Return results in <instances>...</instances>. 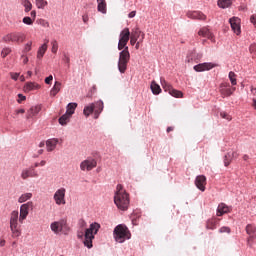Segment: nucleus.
<instances>
[{
    "mask_svg": "<svg viewBox=\"0 0 256 256\" xmlns=\"http://www.w3.org/2000/svg\"><path fill=\"white\" fill-rule=\"evenodd\" d=\"M29 209H33V202L29 201L20 206V215L19 211L13 210L10 213V231L12 237L17 238L21 237V226L19 223L23 224V221L29 216Z\"/></svg>",
    "mask_w": 256,
    "mask_h": 256,
    "instance_id": "1",
    "label": "nucleus"
},
{
    "mask_svg": "<svg viewBox=\"0 0 256 256\" xmlns=\"http://www.w3.org/2000/svg\"><path fill=\"white\" fill-rule=\"evenodd\" d=\"M131 32L129 28H124L119 35L118 42V50L121 51L119 55V63L118 65H127L129 63V59H131V54H129V47L127 43H129V37Z\"/></svg>",
    "mask_w": 256,
    "mask_h": 256,
    "instance_id": "2",
    "label": "nucleus"
},
{
    "mask_svg": "<svg viewBox=\"0 0 256 256\" xmlns=\"http://www.w3.org/2000/svg\"><path fill=\"white\" fill-rule=\"evenodd\" d=\"M114 203L120 211H127L129 209V194L123 189L121 184H118L116 187Z\"/></svg>",
    "mask_w": 256,
    "mask_h": 256,
    "instance_id": "3",
    "label": "nucleus"
},
{
    "mask_svg": "<svg viewBox=\"0 0 256 256\" xmlns=\"http://www.w3.org/2000/svg\"><path fill=\"white\" fill-rule=\"evenodd\" d=\"M113 237L116 243H125L128 239H131V232L127 226L120 224L114 228Z\"/></svg>",
    "mask_w": 256,
    "mask_h": 256,
    "instance_id": "4",
    "label": "nucleus"
},
{
    "mask_svg": "<svg viewBox=\"0 0 256 256\" xmlns=\"http://www.w3.org/2000/svg\"><path fill=\"white\" fill-rule=\"evenodd\" d=\"M99 229H101V224L97 222L90 224V227L86 229L84 235V245L85 247H88V249H91V247H93V239H95V235H97Z\"/></svg>",
    "mask_w": 256,
    "mask_h": 256,
    "instance_id": "5",
    "label": "nucleus"
},
{
    "mask_svg": "<svg viewBox=\"0 0 256 256\" xmlns=\"http://www.w3.org/2000/svg\"><path fill=\"white\" fill-rule=\"evenodd\" d=\"M2 41H4V43H23L25 41V35L20 32H12L5 35Z\"/></svg>",
    "mask_w": 256,
    "mask_h": 256,
    "instance_id": "6",
    "label": "nucleus"
},
{
    "mask_svg": "<svg viewBox=\"0 0 256 256\" xmlns=\"http://www.w3.org/2000/svg\"><path fill=\"white\" fill-rule=\"evenodd\" d=\"M160 81L164 91H167L169 95H172V97H176L177 99L183 97V92L175 90L171 84L165 81V79L161 78Z\"/></svg>",
    "mask_w": 256,
    "mask_h": 256,
    "instance_id": "7",
    "label": "nucleus"
},
{
    "mask_svg": "<svg viewBox=\"0 0 256 256\" xmlns=\"http://www.w3.org/2000/svg\"><path fill=\"white\" fill-rule=\"evenodd\" d=\"M51 231L58 235V233H61V231L67 229V220L62 219L59 221L52 222L50 225Z\"/></svg>",
    "mask_w": 256,
    "mask_h": 256,
    "instance_id": "8",
    "label": "nucleus"
},
{
    "mask_svg": "<svg viewBox=\"0 0 256 256\" xmlns=\"http://www.w3.org/2000/svg\"><path fill=\"white\" fill-rule=\"evenodd\" d=\"M65 193H67V190L65 188H60L56 190L53 196L56 205H65V203H67L65 201Z\"/></svg>",
    "mask_w": 256,
    "mask_h": 256,
    "instance_id": "9",
    "label": "nucleus"
},
{
    "mask_svg": "<svg viewBox=\"0 0 256 256\" xmlns=\"http://www.w3.org/2000/svg\"><path fill=\"white\" fill-rule=\"evenodd\" d=\"M199 59H201V55L197 54V52L192 51L187 56V63L197 64V65H213V63H199Z\"/></svg>",
    "mask_w": 256,
    "mask_h": 256,
    "instance_id": "10",
    "label": "nucleus"
},
{
    "mask_svg": "<svg viewBox=\"0 0 256 256\" xmlns=\"http://www.w3.org/2000/svg\"><path fill=\"white\" fill-rule=\"evenodd\" d=\"M97 167V161L95 159H86L80 163L81 171H92Z\"/></svg>",
    "mask_w": 256,
    "mask_h": 256,
    "instance_id": "11",
    "label": "nucleus"
},
{
    "mask_svg": "<svg viewBox=\"0 0 256 256\" xmlns=\"http://www.w3.org/2000/svg\"><path fill=\"white\" fill-rule=\"evenodd\" d=\"M29 177H32V178L39 177V173H37L34 167H30L22 170L21 179H23V181H27Z\"/></svg>",
    "mask_w": 256,
    "mask_h": 256,
    "instance_id": "12",
    "label": "nucleus"
},
{
    "mask_svg": "<svg viewBox=\"0 0 256 256\" xmlns=\"http://www.w3.org/2000/svg\"><path fill=\"white\" fill-rule=\"evenodd\" d=\"M231 29L237 35H241V19L239 17H232L229 19Z\"/></svg>",
    "mask_w": 256,
    "mask_h": 256,
    "instance_id": "13",
    "label": "nucleus"
},
{
    "mask_svg": "<svg viewBox=\"0 0 256 256\" xmlns=\"http://www.w3.org/2000/svg\"><path fill=\"white\" fill-rule=\"evenodd\" d=\"M189 19H196L197 21H207V15L201 11H188L186 13Z\"/></svg>",
    "mask_w": 256,
    "mask_h": 256,
    "instance_id": "14",
    "label": "nucleus"
},
{
    "mask_svg": "<svg viewBox=\"0 0 256 256\" xmlns=\"http://www.w3.org/2000/svg\"><path fill=\"white\" fill-rule=\"evenodd\" d=\"M198 35L199 37H204L205 39H209L210 41H212V43H215V36L208 27L200 28V30L198 31Z\"/></svg>",
    "mask_w": 256,
    "mask_h": 256,
    "instance_id": "15",
    "label": "nucleus"
},
{
    "mask_svg": "<svg viewBox=\"0 0 256 256\" xmlns=\"http://www.w3.org/2000/svg\"><path fill=\"white\" fill-rule=\"evenodd\" d=\"M233 91H235V88L231 89L229 83L224 82L220 85V93L223 95V97H229L230 95H233Z\"/></svg>",
    "mask_w": 256,
    "mask_h": 256,
    "instance_id": "16",
    "label": "nucleus"
},
{
    "mask_svg": "<svg viewBox=\"0 0 256 256\" xmlns=\"http://www.w3.org/2000/svg\"><path fill=\"white\" fill-rule=\"evenodd\" d=\"M143 32L139 29V27H136L134 29H132V32L129 36L130 39V44L133 46L135 45V43H137L138 39L141 37V34Z\"/></svg>",
    "mask_w": 256,
    "mask_h": 256,
    "instance_id": "17",
    "label": "nucleus"
},
{
    "mask_svg": "<svg viewBox=\"0 0 256 256\" xmlns=\"http://www.w3.org/2000/svg\"><path fill=\"white\" fill-rule=\"evenodd\" d=\"M195 185L200 191H205V186L207 185V177L204 175H199L195 179Z\"/></svg>",
    "mask_w": 256,
    "mask_h": 256,
    "instance_id": "18",
    "label": "nucleus"
},
{
    "mask_svg": "<svg viewBox=\"0 0 256 256\" xmlns=\"http://www.w3.org/2000/svg\"><path fill=\"white\" fill-rule=\"evenodd\" d=\"M239 157V153L237 151H230L224 156V165L225 167H229L233 159H237Z\"/></svg>",
    "mask_w": 256,
    "mask_h": 256,
    "instance_id": "19",
    "label": "nucleus"
},
{
    "mask_svg": "<svg viewBox=\"0 0 256 256\" xmlns=\"http://www.w3.org/2000/svg\"><path fill=\"white\" fill-rule=\"evenodd\" d=\"M48 44H49V40H45V43L42 44L37 51V59L38 61H41L45 55V53H47V49H48Z\"/></svg>",
    "mask_w": 256,
    "mask_h": 256,
    "instance_id": "20",
    "label": "nucleus"
},
{
    "mask_svg": "<svg viewBox=\"0 0 256 256\" xmlns=\"http://www.w3.org/2000/svg\"><path fill=\"white\" fill-rule=\"evenodd\" d=\"M41 111V106H32L26 113V119H33L37 117Z\"/></svg>",
    "mask_w": 256,
    "mask_h": 256,
    "instance_id": "21",
    "label": "nucleus"
},
{
    "mask_svg": "<svg viewBox=\"0 0 256 256\" xmlns=\"http://www.w3.org/2000/svg\"><path fill=\"white\" fill-rule=\"evenodd\" d=\"M231 211V208H229V206H227V204L225 203H220L218 205L217 208V217H223V215H225V213H229Z\"/></svg>",
    "mask_w": 256,
    "mask_h": 256,
    "instance_id": "22",
    "label": "nucleus"
},
{
    "mask_svg": "<svg viewBox=\"0 0 256 256\" xmlns=\"http://www.w3.org/2000/svg\"><path fill=\"white\" fill-rule=\"evenodd\" d=\"M95 108H94V119H99V115L103 112V101L99 100L94 103Z\"/></svg>",
    "mask_w": 256,
    "mask_h": 256,
    "instance_id": "23",
    "label": "nucleus"
},
{
    "mask_svg": "<svg viewBox=\"0 0 256 256\" xmlns=\"http://www.w3.org/2000/svg\"><path fill=\"white\" fill-rule=\"evenodd\" d=\"M57 143H59V139L57 138H51L46 141V147L47 151H55V148L57 147Z\"/></svg>",
    "mask_w": 256,
    "mask_h": 256,
    "instance_id": "24",
    "label": "nucleus"
},
{
    "mask_svg": "<svg viewBox=\"0 0 256 256\" xmlns=\"http://www.w3.org/2000/svg\"><path fill=\"white\" fill-rule=\"evenodd\" d=\"M217 223H219V219L217 218H210L206 222V229L215 230L217 229Z\"/></svg>",
    "mask_w": 256,
    "mask_h": 256,
    "instance_id": "25",
    "label": "nucleus"
},
{
    "mask_svg": "<svg viewBox=\"0 0 256 256\" xmlns=\"http://www.w3.org/2000/svg\"><path fill=\"white\" fill-rule=\"evenodd\" d=\"M41 86L35 82H27L24 86V91L29 93V91H35V89H40Z\"/></svg>",
    "mask_w": 256,
    "mask_h": 256,
    "instance_id": "26",
    "label": "nucleus"
},
{
    "mask_svg": "<svg viewBox=\"0 0 256 256\" xmlns=\"http://www.w3.org/2000/svg\"><path fill=\"white\" fill-rule=\"evenodd\" d=\"M213 68V65H195L194 66V71L197 73H201L203 71H211Z\"/></svg>",
    "mask_w": 256,
    "mask_h": 256,
    "instance_id": "27",
    "label": "nucleus"
},
{
    "mask_svg": "<svg viewBox=\"0 0 256 256\" xmlns=\"http://www.w3.org/2000/svg\"><path fill=\"white\" fill-rule=\"evenodd\" d=\"M93 111L95 112V103L85 106L83 113H84L85 117H89L91 115V113H93Z\"/></svg>",
    "mask_w": 256,
    "mask_h": 256,
    "instance_id": "28",
    "label": "nucleus"
},
{
    "mask_svg": "<svg viewBox=\"0 0 256 256\" xmlns=\"http://www.w3.org/2000/svg\"><path fill=\"white\" fill-rule=\"evenodd\" d=\"M59 91H61V82L56 81L54 86L52 87V89L50 91L51 97H55L57 95V93H59Z\"/></svg>",
    "mask_w": 256,
    "mask_h": 256,
    "instance_id": "29",
    "label": "nucleus"
},
{
    "mask_svg": "<svg viewBox=\"0 0 256 256\" xmlns=\"http://www.w3.org/2000/svg\"><path fill=\"white\" fill-rule=\"evenodd\" d=\"M150 89L153 95H159V93H161V86H159V84H157V82L155 81H152L150 85Z\"/></svg>",
    "mask_w": 256,
    "mask_h": 256,
    "instance_id": "30",
    "label": "nucleus"
},
{
    "mask_svg": "<svg viewBox=\"0 0 256 256\" xmlns=\"http://www.w3.org/2000/svg\"><path fill=\"white\" fill-rule=\"evenodd\" d=\"M76 109H77V103H69L66 107V113L70 116H73Z\"/></svg>",
    "mask_w": 256,
    "mask_h": 256,
    "instance_id": "31",
    "label": "nucleus"
},
{
    "mask_svg": "<svg viewBox=\"0 0 256 256\" xmlns=\"http://www.w3.org/2000/svg\"><path fill=\"white\" fill-rule=\"evenodd\" d=\"M32 197H33V193L31 192L24 193L18 198V203H25L26 201H29V199H31Z\"/></svg>",
    "mask_w": 256,
    "mask_h": 256,
    "instance_id": "32",
    "label": "nucleus"
},
{
    "mask_svg": "<svg viewBox=\"0 0 256 256\" xmlns=\"http://www.w3.org/2000/svg\"><path fill=\"white\" fill-rule=\"evenodd\" d=\"M21 5H23L25 13H29L33 9V4L29 0H22Z\"/></svg>",
    "mask_w": 256,
    "mask_h": 256,
    "instance_id": "33",
    "label": "nucleus"
},
{
    "mask_svg": "<svg viewBox=\"0 0 256 256\" xmlns=\"http://www.w3.org/2000/svg\"><path fill=\"white\" fill-rule=\"evenodd\" d=\"M71 115L70 114H67L65 113L64 115H62L60 118H59V123L60 125H67V123H69V119H71Z\"/></svg>",
    "mask_w": 256,
    "mask_h": 256,
    "instance_id": "34",
    "label": "nucleus"
},
{
    "mask_svg": "<svg viewBox=\"0 0 256 256\" xmlns=\"http://www.w3.org/2000/svg\"><path fill=\"white\" fill-rule=\"evenodd\" d=\"M98 11L103 14L107 13V2L105 0L98 2Z\"/></svg>",
    "mask_w": 256,
    "mask_h": 256,
    "instance_id": "35",
    "label": "nucleus"
},
{
    "mask_svg": "<svg viewBox=\"0 0 256 256\" xmlns=\"http://www.w3.org/2000/svg\"><path fill=\"white\" fill-rule=\"evenodd\" d=\"M247 235H255L256 227L253 224H248L245 228Z\"/></svg>",
    "mask_w": 256,
    "mask_h": 256,
    "instance_id": "36",
    "label": "nucleus"
},
{
    "mask_svg": "<svg viewBox=\"0 0 256 256\" xmlns=\"http://www.w3.org/2000/svg\"><path fill=\"white\" fill-rule=\"evenodd\" d=\"M35 5L37 9H45V7L48 5V2L46 0H36Z\"/></svg>",
    "mask_w": 256,
    "mask_h": 256,
    "instance_id": "37",
    "label": "nucleus"
},
{
    "mask_svg": "<svg viewBox=\"0 0 256 256\" xmlns=\"http://www.w3.org/2000/svg\"><path fill=\"white\" fill-rule=\"evenodd\" d=\"M231 5V0H219L218 1V7H221L222 9H227Z\"/></svg>",
    "mask_w": 256,
    "mask_h": 256,
    "instance_id": "38",
    "label": "nucleus"
},
{
    "mask_svg": "<svg viewBox=\"0 0 256 256\" xmlns=\"http://www.w3.org/2000/svg\"><path fill=\"white\" fill-rule=\"evenodd\" d=\"M51 46H52L51 52L54 53V54H56L57 51H59V43L57 42V40H53V41L51 42Z\"/></svg>",
    "mask_w": 256,
    "mask_h": 256,
    "instance_id": "39",
    "label": "nucleus"
},
{
    "mask_svg": "<svg viewBox=\"0 0 256 256\" xmlns=\"http://www.w3.org/2000/svg\"><path fill=\"white\" fill-rule=\"evenodd\" d=\"M237 75H235V72H230L229 73V79L232 83V85H237Z\"/></svg>",
    "mask_w": 256,
    "mask_h": 256,
    "instance_id": "40",
    "label": "nucleus"
},
{
    "mask_svg": "<svg viewBox=\"0 0 256 256\" xmlns=\"http://www.w3.org/2000/svg\"><path fill=\"white\" fill-rule=\"evenodd\" d=\"M10 53H11V48L9 47L3 48L1 51V57L5 59V57H7V55H9Z\"/></svg>",
    "mask_w": 256,
    "mask_h": 256,
    "instance_id": "41",
    "label": "nucleus"
},
{
    "mask_svg": "<svg viewBox=\"0 0 256 256\" xmlns=\"http://www.w3.org/2000/svg\"><path fill=\"white\" fill-rule=\"evenodd\" d=\"M22 21L25 25H33V23L35 22V20L29 16L24 17Z\"/></svg>",
    "mask_w": 256,
    "mask_h": 256,
    "instance_id": "42",
    "label": "nucleus"
},
{
    "mask_svg": "<svg viewBox=\"0 0 256 256\" xmlns=\"http://www.w3.org/2000/svg\"><path fill=\"white\" fill-rule=\"evenodd\" d=\"M256 238V234L249 235L247 239V243L249 247H253V240Z\"/></svg>",
    "mask_w": 256,
    "mask_h": 256,
    "instance_id": "43",
    "label": "nucleus"
},
{
    "mask_svg": "<svg viewBox=\"0 0 256 256\" xmlns=\"http://www.w3.org/2000/svg\"><path fill=\"white\" fill-rule=\"evenodd\" d=\"M249 51L252 54V57H256V43L250 45Z\"/></svg>",
    "mask_w": 256,
    "mask_h": 256,
    "instance_id": "44",
    "label": "nucleus"
},
{
    "mask_svg": "<svg viewBox=\"0 0 256 256\" xmlns=\"http://www.w3.org/2000/svg\"><path fill=\"white\" fill-rule=\"evenodd\" d=\"M220 116L222 117V119H226V121H231L232 119L231 115H229L227 112H221Z\"/></svg>",
    "mask_w": 256,
    "mask_h": 256,
    "instance_id": "45",
    "label": "nucleus"
},
{
    "mask_svg": "<svg viewBox=\"0 0 256 256\" xmlns=\"http://www.w3.org/2000/svg\"><path fill=\"white\" fill-rule=\"evenodd\" d=\"M219 233H231V228L223 226L219 229Z\"/></svg>",
    "mask_w": 256,
    "mask_h": 256,
    "instance_id": "46",
    "label": "nucleus"
},
{
    "mask_svg": "<svg viewBox=\"0 0 256 256\" xmlns=\"http://www.w3.org/2000/svg\"><path fill=\"white\" fill-rule=\"evenodd\" d=\"M31 45H33V42H28L24 47V53H29L31 51Z\"/></svg>",
    "mask_w": 256,
    "mask_h": 256,
    "instance_id": "47",
    "label": "nucleus"
},
{
    "mask_svg": "<svg viewBox=\"0 0 256 256\" xmlns=\"http://www.w3.org/2000/svg\"><path fill=\"white\" fill-rule=\"evenodd\" d=\"M11 79H13L14 81H17L19 79V73L17 72H12L10 73Z\"/></svg>",
    "mask_w": 256,
    "mask_h": 256,
    "instance_id": "48",
    "label": "nucleus"
},
{
    "mask_svg": "<svg viewBox=\"0 0 256 256\" xmlns=\"http://www.w3.org/2000/svg\"><path fill=\"white\" fill-rule=\"evenodd\" d=\"M53 81V75H50L45 78L46 85H51V82Z\"/></svg>",
    "mask_w": 256,
    "mask_h": 256,
    "instance_id": "49",
    "label": "nucleus"
},
{
    "mask_svg": "<svg viewBox=\"0 0 256 256\" xmlns=\"http://www.w3.org/2000/svg\"><path fill=\"white\" fill-rule=\"evenodd\" d=\"M118 69L120 73H125L127 71V66L126 65H118Z\"/></svg>",
    "mask_w": 256,
    "mask_h": 256,
    "instance_id": "50",
    "label": "nucleus"
},
{
    "mask_svg": "<svg viewBox=\"0 0 256 256\" xmlns=\"http://www.w3.org/2000/svg\"><path fill=\"white\" fill-rule=\"evenodd\" d=\"M21 61L22 63H24V65H26V63H29V58L26 55H22Z\"/></svg>",
    "mask_w": 256,
    "mask_h": 256,
    "instance_id": "51",
    "label": "nucleus"
},
{
    "mask_svg": "<svg viewBox=\"0 0 256 256\" xmlns=\"http://www.w3.org/2000/svg\"><path fill=\"white\" fill-rule=\"evenodd\" d=\"M18 103H21V101H25V99H27V97L23 96V94H18Z\"/></svg>",
    "mask_w": 256,
    "mask_h": 256,
    "instance_id": "52",
    "label": "nucleus"
},
{
    "mask_svg": "<svg viewBox=\"0 0 256 256\" xmlns=\"http://www.w3.org/2000/svg\"><path fill=\"white\" fill-rule=\"evenodd\" d=\"M135 15H137V11H132L128 14L129 19H133V17H135Z\"/></svg>",
    "mask_w": 256,
    "mask_h": 256,
    "instance_id": "53",
    "label": "nucleus"
},
{
    "mask_svg": "<svg viewBox=\"0 0 256 256\" xmlns=\"http://www.w3.org/2000/svg\"><path fill=\"white\" fill-rule=\"evenodd\" d=\"M32 19L35 21L36 17H37V12L35 10L31 11L30 13Z\"/></svg>",
    "mask_w": 256,
    "mask_h": 256,
    "instance_id": "54",
    "label": "nucleus"
},
{
    "mask_svg": "<svg viewBox=\"0 0 256 256\" xmlns=\"http://www.w3.org/2000/svg\"><path fill=\"white\" fill-rule=\"evenodd\" d=\"M16 115H23L25 113V109H18L15 111Z\"/></svg>",
    "mask_w": 256,
    "mask_h": 256,
    "instance_id": "55",
    "label": "nucleus"
},
{
    "mask_svg": "<svg viewBox=\"0 0 256 256\" xmlns=\"http://www.w3.org/2000/svg\"><path fill=\"white\" fill-rule=\"evenodd\" d=\"M140 35L142 38L138 41V43L141 44V43H143V39H145V33L142 32Z\"/></svg>",
    "mask_w": 256,
    "mask_h": 256,
    "instance_id": "56",
    "label": "nucleus"
},
{
    "mask_svg": "<svg viewBox=\"0 0 256 256\" xmlns=\"http://www.w3.org/2000/svg\"><path fill=\"white\" fill-rule=\"evenodd\" d=\"M40 167H45V165H47V161L45 160H42L40 163H39Z\"/></svg>",
    "mask_w": 256,
    "mask_h": 256,
    "instance_id": "57",
    "label": "nucleus"
},
{
    "mask_svg": "<svg viewBox=\"0 0 256 256\" xmlns=\"http://www.w3.org/2000/svg\"><path fill=\"white\" fill-rule=\"evenodd\" d=\"M174 127L173 126H169L168 128H167V133H171V131H174Z\"/></svg>",
    "mask_w": 256,
    "mask_h": 256,
    "instance_id": "58",
    "label": "nucleus"
},
{
    "mask_svg": "<svg viewBox=\"0 0 256 256\" xmlns=\"http://www.w3.org/2000/svg\"><path fill=\"white\" fill-rule=\"evenodd\" d=\"M0 247H5V240H0Z\"/></svg>",
    "mask_w": 256,
    "mask_h": 256,
    "instance_id": "59",
    "label": "nucleus"
},
{
    "mask_svg": "<svg viewBox=\"0 0 256 256\" xmlns=\"http://www.w3.org/2000/svg\"><path fill=\"white\" fill-rule=\"evenodd\" d=\"M243 160H244V161H249V155L245 154V155L243 156Z\"/></svg>",
    "mask_w": 256,
    "mask_h": 256,
    "instance_id": "60",
    "label": "nucleus"
},
{
    "mask_svg": "<svg viewBox=\"0 0 256 256\" xmlns=\"http://www.w3.org/2000/svg\"><path fill=\"white\" fill-rule=\"evenodd\" d=\"M253 107H254V109L256 110V100L255 99H253Z\"/></svg>",
    "mask_w": 256,
    "mask_h": 256,
    "instance_id": "61",
    "label": "nucleus"
},
{
    "mask_svg": "<svg viewBox=\"0 0 256 256\" xmlns=\"http://www.w3.org/2000/svg\"><path fill=\"white\" fill-rule=\"evenodd\" d=\"M27 75H28V77H31L33 75V72L32 71H28Z\"/></svg>",
    "mask_w": 256,
    "mask_h": 256,
    "instance_id": "62",
    "label": "nucleus"
},
{
    "mask_svg": "<svg viewBox=\"0 0 256 256\" xmlns=\"http://www.w3.org/2000/svg\"><path fill=\"white\" fill-rule=\"evenodd\" d=\"M135 45H136L135 48L139 49V45H141V44L139 42H136Z\"/></svg>",
    "mask_w": 256,
    "mask_h": 256,
    "instance_id": "63",
    "label": "nucleus"
},
{
    "mask_svg": "<svg viewBox=\"0 0 256 256\" xmlns=\"http://www.w3.org/2000/svg\"><path fill=\"white\" fill-rule=\"evenodd\" d=\"M20 81H22V82L25 81V76H23V75L20 76Z\"/></svg>",
    "mask_w": 256,
    "mask_h": 256,
    "instance_id": "64",
    "label": "nucleus"
}]
</instances>
